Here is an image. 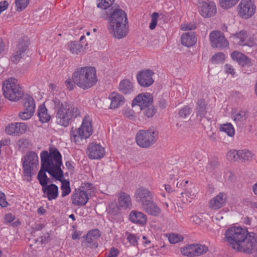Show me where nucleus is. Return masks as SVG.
Listing matches in <instances>:
<instances>
[{
	"label": "nucleus",
	"mask_w": 257,
	"mask_h": 257,
	"mask_svg": "<svg viewBox=\"0 0 257 257\" xmlns=\"http://www.w3.org/2000/svg\"><path fill=\"white\" fill-rule=\"evenodd\" d=\"M154 74V73L149 69L139 72L137 75V79L139 84L144 87L151 86L154 82L152 78Z\"/></svg>",
	"instance_id": "14"
},
{
	"label": "nucleus",
	"mask_w": 257,
	"mask_h": 257,
	"mask_svg": "<svg viewBox=\"0 0 257 257\" xmlns=\"http://www.w3.org/2000/svg\"><path fill=\"white\" fill-rule=\"evenodd\" d=\"M37 113L39 120L42 123L48 122L51 118L50 115L48 113L47 108L44 105L39 106Z\"/></svg>",
	"instance_id": "31"
},
{
	"label": "nucleus",
	"mask_w": 257,
	"mask_h": 257,
	"mask_svg": "<svg viewBox=\"0 0 257 257\" xmlns=\"http://www.w3.org/2000/svg\"><path fill=\"white\" fill-rule=\"evenodd\" d=\"M217 12L216 5L213 2H204L199 7L200 15L204 18L213 16Z\"/></svg>",
	"instance_id": "16"
},
{
	"label": "nucleus",
	"mask_w": 257,
	"mask_h": 257,
	"mask_svg": "<svg viewBox=\"0 0 257 257\" xmlns=\"http://www.w3.org/2000/svg\"><path fill=\"white\" fill-rule=\"evenodd\" d=\"M231 56L232 59L237 62L240 65L249 66L251 64V61L250 59L239 52L236 51H234L232 53Z\"/></svg>",
	"instance_id": "25"
},
{
	"label": "nucleus",
	"mask_w": 257,
	"mask_h": 257,
	"mask_svg": "<svg viewBox=\"0 0 257 257\" xmlns=\"http://www.w3.org/2000/svg\"><path fill=\"white\" fill-rule=\"evenodd\" d=\"M232 118L236 122L241 123L245 120L248 117V112L247 110H240L235 111L232 113Z\"/></svg>",
	"instance_id": "30"
},
{
	"label": "nucleus",
	"mask_w": 257,
	"mask_h": 257,
	"mask_svg": "<svg viewBox=\"0 0 257 257\" xmlns=\"http://www.w3.org/2000/svg\"><path fill=\"white\" fill-rule=\"evenodd\" d=\"M168 239L171 243L175 244L183 241L184 237L180 234L173 233L169 234Z\"/></svg>",
	"instance_id": "39"
},
{
	"label": "nucleus",
	"mask_w": 257,
	"mask_h": 257,
	"mask_svg": "<svg viewBox=\"0 0 257 257\" xmlns=\"http://www.w3.org/2000/svg\"><path fill=\"white\" fill-rule=\"evenodd\" d=\"M29 44V41L27 38H23L19 40L15 52L11 57L12 62L17 63L20 61V59L25 56Z\"/></svg>",
	"instance_id": "11"
},
{
	"label": "nucleus",
	"mask_w": 257,
	"mask_h": 257,
	"mask_svg": "<svg viewBox=\"0 0 257 257\" xmlns=\"http://www.w3.org/2000/svg\"><path fill=\"white\" fill-rule=\"evenodd\" d=\"M239 0H219L221 7L224 9H229L234 6Z\"/></svg>",
	"instance_id": "40"
},
{
	"label": "nucleus",
	"mask_w": 257,
	"mask_h": 257,
	"mask_svg": "<svg viewBox=\"0 0 257 257\" xmlns=\"http://www.w3.org/2000/svg\"><path fill=\"white\" fill-rule=\"evenodd\" d=\"M72 78L74 83L83 90L91 88L97 81L95 68L90 66L77 68L73 73Z\"/></svg>",
	"instance_id": "5"
},
{
	"label": "nucleus",
	"mask_w": 257,
	"mask_h": 257,
	"mask_svg": "<svg viewBox=\"0 0 257 257\" xmlns=\"http://www.w3.org/2000/svg\"><path fill=\"white\" fill-rule=\"evenodd\" d=\"M91 236L93 237L95 239H97L100 236V231L98 229H93L88 233Z\"/></svg>",
	"instance_id": "58"
},
{
	"label": "nucleus",
	"mask_w": 257,
	"mask_h": 257,
	"mask_svg": "<svg viewBox=\"0 0 257 257\" xmlns=\"http://www.w3.org/2000/svg\"><path fill=\"white\" fill-rule=\"evenodd\" d=\"M191 111V108L186 106L179 110V114L180 117L185 118L190 115Z\"/></svg>",
	"instance_id": "50"
},
{
	"label": "nucleus",
	"mask_w": 257,
	"mask_h": 257,
	"mask_svg": "<svg viewBox=\"0 0 257 257\" xmlns=\"http://www.w3.org/2000/svg\"><path fill=\"white\" fill-rule=\"evenodd\" d=\"M68 47L70 51L74 54H78L81 51L82 45L80 44L78 42L73 41L68 43Z\"/></svg>",
	"instance_id": "34"
},
{
	"label": "nucleus",
	"mask_w": 257,
	"mask_h": 257,
	"mask_svg": "<svg viewBox=\"0 0 257 257\" xmlns=\"http://www.w3.org/2000/svg\"><path fill=\"white\" fill-rule=\"evenodd\" d=\"M158 136L159 132L155 127L147 130H140L136 136V143L141 148H149L156 143Z\"/></svg>",
	"instance_id": "7"
},
{
	"label": "nucleus",
	"mask_w": 257,
	"mask_h": 257,
	"mask_svg": "<svg viewBox=\"0 0 257 257\" xmlns=\"http://www.w3.org/2000/svg\"><path fill=\"white\" fill-rule=\"evenodd\" d=\"M119 254V250L115 247H112L109 250L107 257H117Z\"/></svg>",
	"instance_id": "60"
},
{
	"label": "nucleus",
	"mask_w": 257,
	"mask_h": 257,
	"mask_svg": "<svg viewBox=\"0 0 257 257\" xmlns=\"http://www.w3.org/2000/svg\"><path fill=\"white\" fill-rule=\"evenodd\" d=\"M236 37L240 40L238 42L239 44L242 46H248L249 47H251L252 46V42H246V39L247 37L245 31H241L239 33L236 34Z\"/></svg>",
	"instance_id": "35"
},
{
	"label": "nucleus",
	"mask_w": 257,
	"mask_h": 257,
	"mask_svg": "<svg viewBox=\"0 0 257 257\" xmlns=\"http://www.w3.org/2000/svg\"><path fill=\"white\" fill-rule=\"evenodd\" d=\"M226 202V194L223 193H220L210 201L209 206L212 209L217 210L223 207Z\"/></svg>",
	"instance_id": "20"
},
{
	"label": "nucleus",
	"mask_w": 257,
	"mask_h": 257,
	"mask_svg": "<svg viewBox=\"0 0 257 257\" xmlns=\"http://www.w3.org/2000/svg\"><path fill=\"white\" fill-rule=\"evenodd\" d=\"M108 30L117 39L125 37L128 34L127 19L125 12L118 6L112 7L107 12Z\"/></svg>",
	"instance_id": "3"
},
{
	"label": "nucleus",
	"mask_w": 257,
	"mask_h": 257,
	"mask_svg": "<svg viewBox=\"0 0 257 257\" xmlns=\"http://www.w3.org/2000/svg\"><path fill=\"white\" fill-rule=\"evenodd\" d=\"M109 98L111 100L110 108L111 109L118 107L124 103V97L117 93H112L110 95Z\"/></svg>",
	"instance_id": "26"
},
{
	"label": "nucleus",
	"mask_w": 257,
	"mask_h": 257,
	"mask_svg": "<svg viewBox=\"0 0 257 257\" xmlns=\"http://www.w3.org/2000/svg\"><path fill=\"white\" fill-rule=\"evenodd\" d=\"M238 151L231 150L226 154V159L229 161H238Z\"/></svg>",
	"instance_id": "43"
},
{
	"label": "nucleus",
	"mask_w": 257,
	"mask_h": 257,
	"mask_svg": "<svg viewBox=\"0 0 257 257\" xmlns=\"http://www.w3.org/2000/svg\"><path fill=\"white\" fill-rule=\"evenodd\" d=\"M194 249L195 256L201 255L208 250L206 246L200 244H194Z\"/></svg>",
	"instance_id": "38"
},
{
	"label": "nucleus",
	"mask_w": 257,
	"mask_h": 257,
	"mask_svg": "<svg viewBox=\"0 0 257 257\" xmlns=\"http://www.w3.org/2000/svg\"><path fill=\"white\" fill-rule=\"evenodd\" d=\"M58 178L59 179H57V180L60 181L62 184L61 186V190L70 187L69 181L67 180H65L64 179V174H63V172L62 170V176L59 178L58 177Z\"/></svg>",
	"instance_id": "52"
},
{
	"label": "nucleus",
	"mask_w": 257,
	"mask_h": 257,
	"mask_svg": "<svg viewBox=\"0 0 257 257\" xmlns=\"http://www.w3.org/2000/svg\"><path fill=\"white\" fill-rule=\"evenodd\" d=\"M158 17L159 14L157 12L153 13L151 15V22L149 26V28L151 30H153L156 28Z\"/></svg>",
	"instance_id": "48"
},
{
	"label": "nucleus",
	"mask_w": 257,
	"mask_h": 257,
	"mask_svg": "<svg viewBox=\"0 0 257 257\" xmlns=\"http://www.w3.org/2000/svg\"><path fill=\"white\" fill-rule=\"evenodd\" d=\"M196 115L197 117H200L201 120L205 117L207 113V103L205 99H200L196 103Z\"/></svg>",
	"instance_id": "27"
},
{
	"label": "nucleus",
	"mask_w": 257,
	"mask_h": 257,
	"mask_svg": "<svg viewBox=\"0 0 257 257\" xmlns=\"http://www.w3.org/2000/svg\"><path fill=\"white\" fill-rule=\"evenodd\" d=\"M220 131L225 133L229 137L233 136L235 132L233 126L230 123L220 125Z\"/></svg>",
	"instance_id": "36"
},
{
	"label": "nucleus",
	"mask_w": 257,
	"mask_h": 257,
	"mask_svg": "<svg viewBox=\"0 0 257 257\" xmlns=\"http://www.w3.org/2000/svg\"><path fill=\"white\" fill-rule=\"evenodd\" d=\"M238 7L239 15L243 18L248 19L255 13V6L251 0H241Z\"/></svg>",
	"instance_id": "12"
},
{
	"label": "nucleus",
	"mask_w": 257,
	"mask_h": 257,
	"mask_svg": "<svg viewBox=\"0 0 257 257\" xmlns=\"http://www.w3.org/2000/svg\"><path fill=\"white\" fill-rule=\"evenodd\" d=\"M8 203L6 200L5 194L0 192V206L2 207H6L8 206Z\"/></svg>",
	"instance_id": "55"
},
{
	"label": "nucleus",
	"mask_w": 257,
	"mask_h": 257,
	"mask_svg": "<svg viewBox=\"0 0 257 257\" xmlns=\"http://www.w3.org/2000/svg\"><path fill=\"white\" fill-rule=\"evenodd\" d=\"M17 126H16V122L12 123L8 125L5 129V131L6 133L10 135H13L16 134V129Z\"/></svg>",
	"instance_id": "49"
},
{
	"label": "nucleus",
	"mask_w": 257,
	"mask_h": 257,
	"mask_svg": "<svg viewBox=\"0 0 257 257\" xmlns=\"http://www.w3.org/2000/svg\"><path fill=\"white\" fill-rule=\"evenodd\" d=\"M119 90L122 93L130 94L134 90L133 83L128 79H123L119 83Z\"/></svg>",
	"instance_id": "28"
},
{
	"label": "nucleus",
	"mask_w": 257,
	"mask_h": 257,
	"mask_svg": "<svg viewBox=\"0 0 257 257\" xmlns=\"http://www.w3.org/2000/svg\"><path fill=\"white\" fill-rule=\"evenodd\" d=\"M142 110H144V114L148 117H153L156 112V109L152 104L150 106L144 108Z\"/></svg>",
	"instance_id": "42"
},
{
	"label": "nucleus",
	"mask_w": 257,
	"mask_h": 257,
	"mask_svg": "<svg viewBox=\"0 0 257 257\" xmlns=\"http://www.w3.org/2000/svg\"><path fill=\"white\" fill-rule=\"evenodd\" d=\"M23 173L25 176L31 177L34 168L38 165V157L33 151L28 152L22 159Z\"/></svg>",
	"instance_id": "9"
},
{
	"label": "nucleus",
	"mask_w": 257,
	"mask_h": 257,
	"mask_svg": "<svg viewBox=\"0 0 257 257\" xmlns=\"http://www.w3.org/2000/svg\"><path fill=\"white\" fill-rule=\"evenodd\" d=\"M24 109L26 111H31L33 113L35 112V104L33 97L29 95L25 96Z\"/></svg>",
	"instance_id": "32"
},
{
	"label": "nucleus",
	"mask_w": 257,
	"mask_h": 257,
	"mask_svg": "<svg viewBox=\"0 0 257 257\" xmlns=\"http://www.w3.org/2000/svg\"><path fill=\"white\" fill-rule=\"evenodd\" d=\"M97 7L102 9H107L112 5L114 0H97Z\"/></svg>",
	"instance_id": "41"
},
{
	"label": "nucleus",
	"mask_w": 257,
	"mask_h": 257,
	"mask_svg": "<svg viewBox=\"0 0 257 257\" xmlns=\"http://www.w3.org/2000/svg\"><path fill=\"white\" fill-rule=\"evenodd\" d=\"M188 183V181H185L184 182H182L180 184V186H183L184 188V192H182L181 195L183 198L182 201L183 203H186L187 202H190L191 201L188 200V198H193L195 197V192L193 190L191 187H188V186H193L192 185H187Z\"/></svg>",
	"instance_id": "21"
},
{
	"label": "nucleus",
	"mask_w": 257,
	"mask_h": 257,
	"mask_svg": "<svg viewBox=\"0 0 257 257\" xmlns=\"http://www.w3.org/2000/svg\"><path fill=\"white\" fill-rule=\"evenodd\" d=\"M2 89L4 96L11 101L19 100L24 95L23 90L18 83L17 79L14 78L4 81Z\"/></svg>",
	"instance_id": "6"
},
{
	"label": "nucleus",
	"mask_w": 257,
	"mask_h": 257,
	"mask_svg": "<svg viewBox=\"0 0 257 257\" xmlns=\"http://www.w3.org/2000/svg\"><path fill=\"white\" fill-rule=\"evenodd\" d=\"M194 244H189L181 248V253L185 256L193 257L194 254Z\"/></svg>",
	"instance_id": "37"
},
{
	"label": "nucleus",
	"mask_w": 257,
	"mask_h": 257,
	"mask_svg": "<svg viewBox=\"0 0 257 257\" xmlns=\"http://www.w3.org/2000/svg\"><path fill=\"white\" fill-rule=\"evenodd\" d=\"M93 186L92 184L89 183H84L82 184V188L83 189L84 191L88 193H90L91 192V190L92 189Z\"/></svg>",
	"instance_id": "57"
},
{
	"label": "nucleus",
	"mask_w": 257,
	"mask_h": 257,
	"mask_svg": "<svg viewBox=\"0 0 257 257\" xmlns=\"http://www.w3.org/2000/svg\"><path fill=\"white\" fill-rule=\"evenodd\" d=\"M196 27L194 24H187L182 26V30L183 31L192 30L195 29Z\"/></svg>",
	"instance_id": "61"
},
{
	"label": "nucleus",
	"mask_w": 257,
	"mask_h": 257,
	"mask_svg": "<svg viewBox=\"0 0 257 257\" xmlns=\"http://www.w3.org/2000/svg\"><path fill=\"white\" fill-rule=\"evenodd\" d=\"M92 132L91 122L88 118H85L83 120L81 125L76 132L71 131V140L76 143H79L80 141L89 138Z\"/></svg>",
	"instance_id": "8"
},
{
	"label": "nucleus",
	"mask_w": 257,
	"mask_h": 257,
	"mask_svg": "<svg viewBox=\"0 0 257 257\" xmlns=\"http://www.w3.org/2000/svg\"><path fill=\"white\" fill-rule=\"evenodd\" d=\"M88 194L84 190L76 189L71 196L72 204L77 206H84L89 199Z\"/></svg>",
	"instance_id": "18"
},
{
	"label": "nucleus",
	"mask_w": 257,
	"mask_h": 257,
	"mask_svg": "<svg viewBox=\"0 0 257 257\" xmlns=\"http://www.w3.org/2000/svg\"><path fill=\"white\" fill-rule=\"evenodd\" d=\"M34 113L31 111L25 110L24 109V111L19 113V116L23 120H27L30 118L33 115Z\"/></svg>",
	"instance_id": "51"
},
{
	"label": "nucleus",
	"mask_w": 257,
	"mask_h": 257,
	"mask_svg": "<svg viewBox=\"0 0 257 257\" xmlns=\"http://www.w3.org/2000/svg\"><path fill=\"white\" fill-rule=\"evenodd\" d=\"M209 39L213 48H225L229 43L224 34L219 31H213L210 33Z\"/></svg>",
	"instance_id": "10"
},
{
	"label": "nucleus",
	"mask_w": 257,
	"mask_h": 257,
	"mask_svg": "<svg viewBox=\"0 0 257 257\" xmlns=\"http://www.w3.org/2000/svg\"><path fill=\"white\" fill-rule=\"evenodd\" d=\"M29 3V0H16L15 4L17 10L19 12L22 11L26 8Z\"/></svg>",
	"instance_id": "44"
},
{
	"label": "nucleus",
	"mask_w": 257,
	"mask_h": 257,
	"mask_svg": "<svg viewBox=\"0 0 257 257\" xmlns=\"http://www.w3.org/2000/svg\"><path fill=\"white\" fill-rule=\"evenodd\" d=\"M225 69L227 73H230L231 75H234L235 72L234 71L233 68L229 64H226L225 65Z\"/></svg>",
	"instance_id": "63"
},
{
	"label": "nucleus",
	"mask_w": 257,
	"mask_h": 257,
	"mask_svg": "<svg viewBox=\"0 0 257 257\" xmlns=\"http://www.w3.org/2000/svg\"><path fill=\"white\" fill-rule=\"evenodd\" d=\"M200 215H194L192 217V220L193 222H194L196 224H200L202 220L201 218L199 217Z\"/></svg>",
	"instance_id": "64"
},
{
	"label": "nucleus",
	"mask_w": 257,
	"mask_h": 257,
	"mask_svg": "<svg viewBox=\"0 0 257 257\" xmlns=\"http://www.w3.org/2000/svg\"><path fill=\"white\" fill-rule=\"evenodd\" d=\"M53 103L56 112V123L61 126H67L74 118L77 117L80 114L77 106L61 100L58 98H54Z\"/></svg>",
	"instance_id": "4"
},
{
	"label": "nucleus",
	"mask_w": 257,
	"mask_h": 257,
	"mask_svg": "<svg viewBox=\"0 0 257 257\" xmlns=\"http://www.w3.org/2000/svg\"><path fill=\"white\" fill-rule=\"evenodd\" d=\"M87 154L90 159H99L104 156V148L99 144L92 143L88 147Z\"/></svg>",
	"instance_id": "17"
},
{
	"label": "nucleus",
	"mask_w": 257,
	"mask_h": 257,
	"mask_svg": "<svg viewBox=\"0 0 257 257\" xmlns=\"http://www.w3.org/2000/svg\"><path fill=\"white\" fill-rule=\"evenodd\" d=\"M153 98L149 93H142L139 94L132 102V106L138 105L140 109L143 110L144 108L150 106L153 103Z\"/></svg>",
	"instance_id": "13"
},
{
	"label": "nucleus",
	"mask_w": 257,
	"mask_h": 257,
	"mask_svg": "<svg viewBox=\"0 0 257 257\" xmlns=\"http://www.w3.org/2000/svg\"><path fill=\"white\" fill-rule=\"evenodd\" d=\"M182 44L190 47L193 46L197 41V38L194 32H190L184 33L181 36Z\"/></svg>",
	"instance_id": "24"
},
{
	"label": "nucleus",
	"mask_w": 257,
	"mask_h": 257,
	"mask_svg": "<svg viewBox=\"0 0 257 257\" xmlns=\"http://www.w3.org/2000/svg\"><path fill=\"white\" fill-rule=\"evenodd\" d=\"M224 55L221 52L217 53L211 58V61L214 63H222L224 60Z\"/></svg>",
	"instance_id": "46"
},
{
	"label": "nucleus",
	"mask_w": 257,
	"mask_h": 257,
	"mask_svg": "<svg viewBox=\"0 0 257 257\" xmlns=\"http://www.w3.org/2000/svg\"><path fill=\"white\" fill-rule=\"evenodd\" d=\"M142 207L146 213L154 216H158L161 212L160 208L154 202V199L149 201Z\"/></svg>",
	"instance_id": "23"
},
{
	"label": "nucleus",
	"mask_w": 257,
	"mask_h": 257,
	"mask_svg": "<svg viewBox=\"0 0 257 257\" xmlns=\"http://www.w3.org/2000/svg\"><path fill=\"white\" fill-rule=\"evenodd\" d=\"M118 204L120 207L124 208L130 207L132 201L130 195L124 192H121L118 197Z\"/></svg>",
	"instance_id": "29"
},
{
	"label": "nucleus",
	"mask_w": 257,
	"mask_h": 257,
	"mask_svg": "<svg viewBox=\"0 0 257 257\" xmlns=\"http://www.w3.org/2000/svg\"><path fill=\"white\" fill-rule=\"evenodd\" d=\"M41 169L38 172L37 179L42 188L51 182L50 179L47 177L46 172L56 179L62 176V156L59 151L55 149L50 151V153L47 151H43L40 154Z\"/></svg>",
	"instance_id": "2"
},
{
	"label": "nucleus",
	"mask_w": 257,
	"mask_h": 257,
	"mask_svg": "<svg viewBox=\"0 0 257 257\" xmlns=\"http://www.w3.org/2000/svg\"><path fill=\"white\" fill-rule=\"evenodd\" d=\"M96 239H95L93 237L91 236L88 233L85 236V240L88 243H93L92 245V247H97L98 246V243L95 241Z\"/></svg>",
	"instance_id": "53"
},
{
	"label": "nucleus",
	"mask_w": 257,
	"mask_h": 257,
	"mask_svg": "<svg viewBox=\"0 0 257 257\" xmlns=\"http://www.w3.org/2000/svg\"><path fill=\"white\" fill-rule=\"evenodd\" d=\"M135 195L137 202L140 203L142 207L153 199L152 193L148 189L143 187L137 189Z\"/></svg>",
	"instance_id": "15"
},
{
	"label": "nucleus",
	"mask_w": 257,
	"mask_h": 257,
	"mask_svg": "<svg viewBox=\"0 0 257 257\" xmlns=\"http://www.w3.org/2000/svg\"><path fill=\"white\" fill-rule=\"evenodd\" d=\"M127 240L133 245L136 246L138 244V240L139 238L137 237L135 234H132L128 232H126Z\"/></svg>",
	"instance_id": "47"
},
{
	"label": "nucleus",
	"mask_w": 257,
	"mask_h": 257,
	"mask_svg": "<svg viewBox=\"0 0 257 257\" xmlns=\"http://www.w3.org/2000/svg\"><path fill=\"white\" fill-rule=\"evenodd\" d=\"M65 84L67 88L69 90H72L75 87L76 84L74 83L73 79L72 80L70 79H68L65 82Z\"/></svg>",
	"instance_id": "56"
},
{
	"label": "nucleus",
	"mask_w": 257,
	"mask_h": 257,
	"mask_svg": "<svg viewBox=\"0 0 257 257\" xmlns=\"http://www.w3.org/2000/svg\"><path fill=\"white\" fill-rule=\"evenodd\" d=\"M238 161L241 162H244L245 161H249L251 157V153L248 150H238Z\"/></svg>",
	"instance_id": "33"
},
{
	"label": "nucleus",
	"mask_w": 257,
	"mask_h": 257,
	"mask_svg": "<svg viewBox=\"0 0 257 257\" xmlns=\"http://www.w3.org/2000/svg\"><path fill=\"white\" fill-rule=\"evenodd\" d=\"M124 116L130 119H132L135 116V112L130 108H126L123 111Z\"/></svg>",
	"instance_id": "54"
},
{
	"label": "nucleus",
	"mask_w": 257,
	"mask_h": 257,
	"mask_svg": "<svg viewBox=\"0 0 257 257\" xmlns=\"http://www.w3.org/2000/svg\"><path fill=\"white\" fill-rule=\"evenodd\" d=\"M9 6V3L7 1H4L0 2V14L6 10Z\"/></svg>",
	"instance_id": "62"
},
{
	"label": "nucleus",
	"mask_w": 257,
	"mask_h": 257,
	"mask_svg": "<svg viewBox=\"0 0 257 257\" xmlns=\"http://www.w3.org/2000/svg\"><path fill=\"white\" fill-rule=\"evenodd\" d=\"M15 218V216L11 213H8L5 216L4 222L5 223H11L14 220Z\"/></svg>",
	"instance_id": "59"
},
{
	"label": "nucleus",
	"mask_w": 257,
	"mask_h": 257,
	"mask_svg": "<svg viewBox=\"0 0 257 257\" xmlns=\"http://www.w3.org/2000/svg\"><path fill=\"white\" fill-rule=\"evenodd\" d=\"M43 196L49 201L56 199L58 196V187L54 184L47 185L42 188Z\"/></svg>",
	"instance_id": "19"
},
{
	"label": "nucleus",
	"mask_w": 257,
	"mask_h": 257,
	"mask_svg": "<svg viewBox=\"0 0 257 257\" xmlns=\"http://www.w3.org/2000/svg\"><path fill=\"white\" fill-rule=\"evenodd\" d=\"M16 135L23 134L25 133L27 130V126L24 122H16Z\"/></svg>",
	"instance_id": "45"
},
{
	"label": "nucleus",
	"mask_w": 257,
	"mask_h": 257,
	"mask_svg": "<svg viewBox=\"0 0 257 257\" xmlns=\"http://www.w3.org/2000/svg\"><path fill=\"white\" fill-rule=\"evenodd\" d=\"M224 240L233 249L257 257V235L240 226L229 227L225 232Z\"/></svg>",
	"instance_id": "1"
},
{
	"label": "nucleus",
	"mask_w": 257,
	"mask_h": 257,
	"mask_svg": "<svg viewBox=\"0 0 257 257\" xmlns=\"http://www.w3.org/2000/svg\"><path fill=\"white\" fill-rule=\"evenodd\" d=\"M147 218V216L140 211L133 210L130 214V220L134 223L140 225H143L146 224Z\"/></svg>",
	"instance_id": "22"
}]
</instances>
